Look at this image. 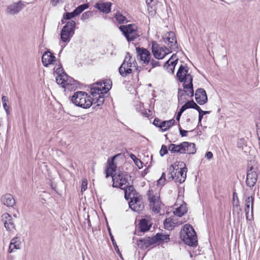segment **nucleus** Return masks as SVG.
<instances>
[{"instance_id":"obj_59","label":"nucleus","mask_w":260,"mask_h":260,"mask_svg":"<svg viewBox=\"0 0 260 260\" xmlns=\"http://www.w3.org/2000/svg\"><path fill=\"white\" fill-rule=\"evenodd\" d=\"M63 0H51V2L53 6H55L59 2H62Z\"/></svg>"},{"instance_id":"obj_62","label":"nucleus","mask_w":260,"mask_h":260,"mask_svg":"<svg viewBox=\"0 0 260 260\" xmlns=\"http://www.w3.org/2000/svg\"><path fill=\"white\" fill-rule=\"evenodd\" d=\"M7 102H8L7 98L5 96H3V97H2L3 104H4L5 103H7Z\"/></svg>"},{"instance_id":"obj_55","label":"nucleus","mask_w":260,"mask_h":260,"mask_svg":"<svg viewBox=\"0 0 260 260\" xmlns=\"http://www.w3.org/2000/svg\"><path fill=\"white\" fill-rule=\"evenodd\" d=\"M166 122L167 125L168 126V127L170 128L174 124L175 122V120L174 119H172L169 120L165 121Z\"/></svg>"},{"instance_id":"obj_9","label":"nucleus","mask_w":260,"mask_h":260,"mask_svg":"<svg viewBox=\"0 0 260 260\" xmlns=\"http://www.w3.org/2000/svg\"><path fill=\"white\" fill-rule=\"evenodd\" d=\"M128 204L129 208L135 212H140L144 208L142 197L140 194L131 199Z\"/></svg>"},{"instance_id":"obj_15","label":"nucleus","mask_w":260,"mask_h":260,"mask_svg":"<svg viewBox=\"0 0 260 260\" xmlns=\"http://www.w3.org/2000/svg\"><path fill=\"white\" fill-rule=\"evenodd\" d=\"M195 99L198 104L203 105L208 101V98L205 90L202 88L196 90L195 92Z\"/></svg>"},{"instance_id":"obj_17","label":"nucleus","mask_w":260,"mask_h":260,"mask_svg":"<svg viewBox=\"0 0 260 260\" xmlns=\"http://www.w3.org/2000/svg\"><path fill=\"white\" fill-rule=\"evenodd\" d=\"M187 168L184 167L183 168L179 169L178 166L176 167L175 171V182L182 183L184 182L186 177Z\"/></svg>"},{"instance_id":"obj_27","label":"nucleus","mask_w":260,"mask_h":260,"mask_svg":"<svg viewBox=\"0 0 260 260\" xmlns=\"http://www.w3.org/2000/svg\"><path fill=\"white\" fill-rule=\"evenodd\" d=\"M111 3L108 2L96 3L95 5V8L106 14L109 13L111 11Z\"/></svg>"},{"instance_id":"obj_48","label":"nucleus","mask_w":260,"mask_h":260,"mask_svg":"<svg viewBox=\"0 0 260 260\" xmlns=\"http://www.w3.org/2000/svg\"><path fill=\"white\" fill-rule=\"evenodd\" d=\"M166 180V174L165 173H162L161 177L157 181V183L159 185H163Z\"/></svg>"},{"instance_id":"obj_19","label":"nucleus","mask_w":260,"mask_h":260,"mask_svg":"<svg viewBox=\"0 0 260 260\" xmlns=\"http://www.w3.org/2000/svg\"><path fill=\"white\" fill-rule=\"evenodd\" d=\"M42 60L43 64L47 67L49 64L54 63L56 57L49 51H47L43 54Z\"/></svg>"},{"instance_id":"obj_35","label":"nucleus","mask_w":260,"mask_h":260,"mask_svg":"<svg viewBox=\"0 0 260 260\" xmlns=\"http://www.w3.org/2000/svg\"><path fill=\"white\" fill-rule=\"evenodd\" d=\"M88 7L89 5L88 4H84L78 6L74 11L77 16Z\"/></svg>"},{"instance_id":"obj_7","label":"nucleus","mask_w":260,"mask_h":260,"mask_svg":"<svg viewBox=\"0 0 260 260\" xmlns=\"http://www.w3.org/2000/svg\"><path fill=\"white\" fill-rule=\"evenodd\" d=\"M75 26V21L70 20L63 27L60 32V38L62 42L66 43L70 41L71 38L74 34Z\"/></svg>"},{"instance_id":"obj_16","label":"nucleus","mask_w":260,"mask_h":260,"mask_svg":"<svg viewBox=\"0 0 260 260\" xmlns=\"http://www.w3.org/2000/svg\"><path fill=\"white\" fill-rule=\"evenodd\" d=\"M24 7V3L21 1L17 3H14L8 7L7 13L11 15L16 14L21 11Z\"/></svg>"},{"instance_id":"obj_2","label":"nucleus","mask_w":260,"mask_h":260,"mask_svg":"<svg viewBox=\"0 0 260 260\" xmlns=\"http://www.w3.org/2000/svg\"><path fill=\"white\" fill-rule=\"evenodd\" d=\"M180 238L185 244L194 247L198 244L197 236L193 228L188 224L184 225L180 232Z\"/></svg>"},{"instance_id":"obj_5","label":"nucleus","mask_w":260,"mask_h":260,"mask_svg":"<svg viewBox=\"0 0 260 260\" xmlns=\"http://www.w3.org/2000/svg\"><path fill=\"white\" fill-rule=\"evenodd\" d=\"M119 29L128 42L134 41L140 36L138 26L134 23L120 25Z\"/></svg>"},{"instance_id":"obj_30","label":"nucleus","mask_w":260,"mask_h":260,"mask_svg":"<svg viewBox=\"0 0 260 260\" xmlns=\"http://www.w3.org/2000/svg\"><path fill=\"white\" fill-rule=\"evenodd\" d=\"M187 211V209L186 206V204L181 205L179 207L177 208L175 211L174 214L175 215L178 217H182L185 213Z\"/></svg>"},{"instance_id":"obj_25","label":"nucleus","mask_w":260,"mask_h":260,"mask_svg":"<svg viewBox=\"0 0 260 260\" xmlns=\"http://www.w3.org/2000/svg\"><path fill=\"white\" fill-rule=\"evenodd\" d=\"M124 197L126 200H128L139 195V193L135 189L133 185H125Z\"/></svg>"},{"instance_id":"obj_29","label":"nucleus","mask_w":260,"mask_h":260,"mask_svg":"<svg viewBox=\"0 0 260 260\" xmlns=\"http://www.w3.org/2000/svg\"><path fill=\"white\" fill-rule=\"evenodd\" d=\"M186 145L184 146L185 153L188 154H194L196 152V145L193 143H189L188 142H184Z\"/></svg>"},{"instance_id":"obj_36","label":"nucleus","mask_w":260,"mask_h":260,"mask_svg":"<svg viewBox=\"0 0 260 260\" xmlns=\"http://www.w3.org/2000/svg\"><path fill=\"white\" fill-rule=\"evenodd\" d=\"M154 238L155 243L159 241H165L169 239V236L168 235H164L161 233H157L155 236H153Z\"/></svg>"},{"instance_id":"obj_23","label":"nucleus","mask_w":260,"mask_h":260,"mask_svg":"<svg viewBox=\"0 0 260 260\" xmlns=\"http://www.w3.org/2000/svg\"><path fill=\"white\" fill-rule=\"evenodd\" d=\"M1 202L7 207H12L15 205V200L10 193L3 195L1 199Z\"/></svg>"},{"instance_id":"obj_46","label":"nucleus","mask_w":260,"mask_h":260,"mask_svg":"<svg viewBox=\"0 0 260 260\" xmlns=\"http://www.w3.org/2000/svg\"><path fill=\"white\" fill-rule=\"evenodd\" d=\"M168 147H167V146L162 145L159 152L160 155L162 156L164 155L167 154L168 152Z\"/></svg>"},{"instance_id":"obj_39","label":"nucleus","mask_w":260,"mask_h":260,"mask_svg":"<svg viewBox=\"0 0 260 260\" xmlns=\"http://www.w3.org/2000/svg\"><path fill=\"white\" fill-rule=\"evenodd\" d=\"M174 56H175L174 54H173L172 57L168 61H166L165 63V65L168 64L167 69H169L171 70L174 69L175 64L177 63V61L178 60V59H176L175 60L171 61L170 63L169 62L170 60L173 59Z\"/></svg>"},{"instance_id":"obj_14","label":"nucleus","mask_w":260,"mask_h":260,"mask_svg":"<svg viewBox=\"0 0 260 260\" xmlns=\"http://www.w3.org/2000/svg\"><path fill=\"white\" fill-rule=\"evenodd\" d=\"M2 221L6 230L9 232H13L15 229L13 218L7 213H4L2 216Z\"/></svg>"},{"instance_id":"obj_13","label":"nucleus","mask_w":260,"mask_h":260,"mask_svg":"<svg viewBox=\"0 0 260 260\" xmlns=\"http://www.w3.org/2000/svg\"><path fill=\"white\" fill-rule=\"evenodd\" d=\"M136 52L137 55L140 57V60L143 63L148 64L151 60V54L150 52L146 48L137 47Z\"/></svg>"},{"instance_id":"obj_28","label":"nucleus","mask_w":260,"mask_h":260,"mask_svg":"<svg viewBox=\"0 0 260 260\" xmlns=\"http://www.w3.org/2000/svg\"><path fill=\"white\" fill-rule=\"evenodd\" d=\"M183 221L179 222V224H181L183 223ZM164 226L166 229L168 230H172L176 224H178V222L176 221V220L174 218H168L164 222Z\"/></svg>"},{"instance_id":"obj_11","label":"nucleus","mask_w":260,"mask_h":260,"mask_svg":"<svg viewBox=\"0 0 260 260\" xmlns=\"http://www.w3.org/2000/svg\"><path fill=\"white\" fill-rule=\"evenodd\" d=\"M253 201L254 197L251 196L248 197L245 199V214L246 219L249 220H251L253 219Z\"/></svg>"},{"instance_id":"obj_45","label":"nucleus","mask_w":260,"mask_h":260,"mask_svg":"<svg viewBox=\"0 0 260 260\" xmlns=\"http://www.w3.org/2000/svg\"><path fill=\"white\" fill-rule=\"evenodd\" d=\"M92 15V12L91 11H87L84 12L81 17V19L82 20H85L89 18Z\"/></svg>"},{"instance_id":"obj_10","label":"nucleus","mask_w":260,"mask_h":260,"mask_svg":"<svg viewBox=\"0 0 260 260\" xmlns=\"http://www.w3.org/2000/svg\"><path fill=\"white\" fill-rule=\"evenodd\" d=\"M188 68L186 66L181 64L179 68L177 73V77L178 80L180 82H188L189 80H188V77L191 78V81L193 80L192 76L188 73Z\"/></svg>"},{"instance_id":"obj_54","label":"nucleus","mask_w":260,"mask_h":260,"mask_svg":"<svg viewBox=\"0 0 260 260\" xmlns=\"http://www.w3.org/2000/svg\"><path fill=\"white\" fill-rule=\"evenodd\" d=\"M195 102L193 100L189 101L187 102L185 104L187 109L188 108H192L193 107V105Z\"/></svg>"},{"instance_id":"obj_51","label":"nucleus","mask_w":260,"mask_h":260,"mask_svg":"<svg viewBox=\"0 0 260 260\" xmlns=\"http://www.w3.org/2000/svg\"><path fill=\"white\" fill-rule=\"evenodd\" d=\"M160 128L162 132L167 131L169 129L168 126L167 125L166 122L165 121H162V122H161V126Z\"/></svg>"},{"instance_id":"obj_50","label":"nucleus","mask_w":260,"mask_h":260,"mask_svg":"<svg viewBox=\"0 0 260 260\" xmlns=\"http://www.w3.org/2000/svg\"><path fill=\"white\" fill-rule=\"evenodd\" d=\"M134 162L139 169L143 168V162L140 159L137 158L136 160H134Z\"/></svg>"},{"instance_id":"obj_12","label":"nucleus","mask_w":260,"mask_h":260,"mask_svg":"<svg viewBox=\"0 0 260 260\" xmlns=\"http://www.w3.org/2000/svg\"><path fill=\"white\" fill-rule=\"evenodd\" d=\"M148 200L153 211L158 213L160 211L161 202L158 197L155 196L150 190L148 191Z\"/></svg>"},{"instance_id":"obj_33","label":"nucleus","mask_w":260,"mask_h":260,"mask_svg":"<svg viewBox=\"0 0 260 260\" xmlns=\"http://www.w3.org/2000/svg\"><path fill=\"white\" fill-rule=\"evenodd\" d=\"M114 17L119 24H123L128 22L127 18L119 12L116 13Z\"/></svg>"},{"instance_id":"obj_38","label":"nucleus","mask_w":260,"mask_h":260,"mask_svg":"<svg viewBox=\"0 0 260 260\" xmlns=\"http://www.w3.org/2000/svg\"><path fill=\"white\" fill-rule=\"evenodd\" d=\"M98 97L95 98V99H96V100L94 102H93L92 104H93L95 105V106H100L102 105H103V104L104 103V101H105V98L103 94L101 95V94H100V93H98Z\"/></svg>"},{"instance_id":"obj_18","label":"nucleus","mask_w":260,"mask_h":260,"mask_svg":"<svg viewBox=\"0 0 260 260\" xmlns=\"http://www.w3.org/2000/svg\"><path fill=\"white\" fill-rule=\"evenodd\" d=\"M155 243L153 237H145L144 238L139 239L137 241V246L141 249L147 248Z\"/></svg>"},{"instance_id":"obj_40","label":"nucleus","mask_w":260,"mask_h":260,"mask_svg":"<svg viewBox=\"0 0 260 260\" xmlns=\"http://www.w3.org/2000/svg\"><path fill=\"white\" fill-rule=\"evenodd\" d=\"M176 38L175 34L173 31H170L168 33V35L166 36L165 41L166 43H167L171 41H175Z\"/></svg>"},{"instance_id":"obj_1","label":"nucleus","mask_w":260,"mask_h":260,"mask_svg":"<svg viewBox=\"0 0 260 260\" xmlns=\"http://www.w3.org/2000/svg\"><path fill=\"white\" fill-rule=\"evenodd\" d=\"M120 155V153L117 154L111 158H108L107 160L108 167L106 170V177L108 178L111 176L113 181V186L114 187H120L121 189H124L125 188V185H126V184L128 182V175L121 172L116 173V169L117 167L114 162L115 159Z\"/></svg>"},{"instance_id":"obj_3","label":"nucleus","mask_w":260,"mask_h":260,"mask_svg":"<svg viewBox=\"0 0 260 260\" xmlns=\"http://www.w3.org/2000/svg\"><path fill=\"white\" fill-rule=\"evenodd\" d=\"M71 101L77 107L88 109L92 105L93 100L86 92L78 91L74 93Z\"/></svg>"},{"instance_id":"obj_31","label":"nucleus","mask_w":260,"mask_h":260,"mask_svg":"<svg viewBox=\"0 0 260 260\" xmlns=\"http://www.w3.org/2000/svg\"><path fill=\"white\" fill-rule=\"evenodd\" d=\"M177 165H171L168 168V179L169 180L175 181V171Z\"/></svg>"},{"instance_id":"obj_64","label":"nucleus","mask_w":260,"mask_h":260,"mask_svg":"<svg viewBox=\"0 0 260 260\" xmlns=\"http://www.w3.org/2000/svg\"><path fill=\"white\" fill-rule=\"evenodd\" d=\"M129 157L133 160V161L137 158V157L133 153H131L129 155Z\"/></svg>"},{"instance_id":"obj_26","label":"nucleus","mask_w":260,"mask_h":260,"mask_svg":"<svg viewBox=\"0 0 260 260\" xmlns=\"http://www.w3.org/2000/svg\"><path fill=\"white\" fill-rule=\"evenodd\" d=\"M187 79L189 80V82H183V87L184 89L183 90L187 95L192 97L194 95L192 81H191L190 77H188Z\"/></svg>"},{"instance_id":"obj_32","label":"nucleus","mask_w":260,"mask_h":260,"mask_svg":"<svg viewBox=\"0 0 260 260\" xmlns=\"http://www.w3.org/2000/svg\"><path fill=\"white\" fill-rule=\"evenodd\" d=\"M150 225L148 224V221L145 218L140 220L139 223V228L141 232H146L150 229Z\"/></svg>"},{"instance_id":"obj_42","label":"nucleus","mask_w":260,"mask_h":260,"mask_svg":"<svg viewBox=\"0 0 260 260\" xmlns=\"http://www.w3.org/2000/svg\"><path fill=\"white\" fill-rule=\"evenodd\" d=\"M77 15L75 13L74 11L71 13L67 12L65 13L63 15V19L66 20H70L71 18L76 17Z\"/></svg>"},{"instance_id":"obj_57","label":"nucleus","mask_w":260,"mask_h":260,"mask_svg":"<svg viewBox=\"0 0 260 260\" xmlns=\"http://www.w3.org/2000/svg\"><path fill=\"white\" fill-rule=\"evenodd\" d=\"M205 156L207 159H210L213 157V153L211 151H208L206 153Z\"/></svg>"},{"instance_id":"obj_41","label":"nucleus","mask_w":260,"mask_h":260,"mask_svg":"<svg viewBox=\"0 0 260 260\" xmlns=\"http://www.w3.org/2000/svg\"><path fill=\"white\" fill-rule=\"evenodd\" d=\"M109 230V234H110V238H111V240L112 241V244H113V245L114 247V249L115 250V251L119 254L121 255V253H120V251H119V248L117 245V244H116V241H115L114 239V237H113V236L112 235L111 233V231H110V229H108Z\"/></svg>"},{"instance_id":"obj_53","label":"nucleus","mask_w":260,"mask_h":260,"mask_svg":"<svg viewBox=\"0 0 260 260\" xmlns=\"http://www.w3.org/2000/svg\"><path fill=\"white\" fill-rule=\"evenodd\" d=\"M150 62L152 68L160 66L159 61H156L153 59L151 60Z\"/></svg>"},{"instance_id":"obj_43","label":"nucleus","mask_w":260,"mask_h":260,"mask_svg":"<svg viewBox=\"0 0 260 260\" xmlns=\"http://www.w3.org/2000/svg\"><path fill=\"white\" fill-rule=\"evenodd\" d=\"M184 90L182 89L179 88L178 92V99L179 102L183 103L184 102V99H183V96L184 95Z\"/></svg>"},{"instance_id":"obj_49","label":"nucleus","mask_w":260,"mask_h":260,"mask_svg":"<svg viewBox=\"0 0 260 260\" xmlns=\"http://www.w3.org/2000/svg\"><path fill=\"white\" fill-rule=\"evenodd\" d=\"M87 181L86 179H83L82 180L81 191L83 192L87 189Z\"/></svg>"},{"instance_id":"obj_56","label":"nucleus","mask_w":260,"mask_h":260,"mask_svg":"<svg viewBox=\"0 0 260 260\" xmlns=\"http://www.w3.org/2000/svg\"><path fill=\"white\" fill-rule=\"evenodd\" d=\"M179 130L180 134L182 137L187 136V134L188 133L187 131L182 129L181 127H179Z\"/></svg>"},{"instance_id":"obj_21","label":"nucleus","mask_w":260,"mask_h":260,"mask_svg":"<svg viewBox=\"0 0 260 260\" xmlns=\"http://www.w3.org/2000/svg\"><path fill=\"white\" fill-rule=\"evenodd\" d=\"M128 58V56H125L123 62L119 68V72L121 76L122 77H125L129 75L130 74L133 73V69L128 67L127 64H126V61H127V59Z\"/></svg>"},{"instance_id":"obj_63","label":"nucleus","mask_w":260,"mask_h":260,"mask_svg":"<svg viewBox=\"0 0 260 260\" xmlns=\"http://www.w3.org/2000/svg\"><path fill=\"white\" fill-rule=\"evenodd\" d=\"M182 114V113H181L179 111L178 112L177 116H176L177 120H179L180 116H181Z\"/></svg>"},{"instance_id":"obj_6","label":"nucleus","mask_w":260,"mask_h":260,"mask_svg":"<svg viewBox=\"0 0 260 260\" xmlns=\"http://www.w3.org/2000/svg\"><path fill=\"white\" fill-rule=\"evenodd\" d=\"M56 81L58 84L61 85L66 90H75L77 87L76 81L65 73L59 74L56 77Z\"/></svg>"},{"instance_id":"obj_52","label":"nucleus","mask_w":260,"mask_h":260,"mask_svg":"<svg viewBox=\"0 0 260 260\" xmlns=\"http://www.w3.org/2000/svg\"><path fill=\"white\" fill-rule=\"evenodd\" d=\"M162 122V121L160 120L158 118H155L153 121V124L155 126L160 128V127L161 126V122Z\"/></svg>"},{"instance_id":"obj_20","label":"nucleus","mask_w":260,"mask_h":260,"mask_svg":"<svg viewBox=\"0 0 260 260\" xmlns=\"http://www.w3.org/2000/svg\"><path fill=\"white\" fill-rule=\"evenodd\" d=\"M104 83L103 81H99L96 82V83H94L91 85V93L93 95V96H95L94 95L96 94V92L100 93V94H103V93H106L108 91L106 87H104Z\"/></svg>"},{"instance_id":"obj_4","label":"nucleus","mask_w":260,"mask_h":260,"mask_svg":"<svg viewBox=\"0 0 260 260\" xmlns=\"http://www.w3.org/2000/svg\"><path fill=\"white\" fill-rule=\"evenodd\" d=\"M248 167L246 184L248 187L252 188L257 182L258 175L260 173V168L254 160L250 161Z\"/></svg>"},{"instance_id":"obj_22","label":"nucleus","mask_w":260,"mask_h":260,"mask_svg":"<svg viewBox=\"0 0 260 260\" xmlns=\"http://www.w3.org/2000/svg\"><path fill=\"white\" fill-rule=\"evenodd\" d=\"M21 246V238L19 236H16L11 240L8 252L9 253L14 252L15 249H20Z\"/></svg>"},{"instance_id":"obj_61","label":"nucleus","mask_w":260,"mask_h":260,"mask_svg":"<svg viewBox=\"0 0 260 260\" xmlns=\"http://www.w3.org/2000/svg\"><path fill=\"white\" fill-rule=\"evenodd\" d=\"M187 108L185 105V104H184L183 106H182V107L180 108V110H179V112H181V113H183L185 110H186Z\"/></svg>"},{"instance_id":"obj_24","label":"nucleus","mask_w":260,"mask_h":260,"mask_svg":"<svg viewBox=\"0 0 260 260\" xmlns=\"http://www.w3.org/2000/svg\"><path fill=\"white\" fill-rule=\"evenodd\" d=\"M186 143H184V142L180 143L179 145H176L175 144H170L168 146V149L171 151V153H185V149L184 146L186 145Z\"/></svg>"},{"instance_id":"obj_37","label":"nucleus","mask_w":260,"mask_h":260,"mask_svg":"<svg viewBox=\"0 0 260 260\" xmlns=\"http://www.w3.org/2000/svg\"><path fill=\"white\" fill-rule=\"evenodd\" d=\"M167 44L170 48L169 49H170V51H171V52L172 51H177L178 50V47L176 38H175V41L172 40V41H171V42H168Z\"/></svg>"},{"instance_id":"obj_60","label":"nucleus","mask_w":260,"mask_h":260,"mask_svg":"<svg viewBox=\"0 0 260 260\" xmlns=\"http://www.w3.org/2000/svg\"><path fill=\"white\" fill-rule=\"evenodd\" d=\"M135 68V70L133 71V74H135V73H136L137 75L138 76V74H139V72L141 71V68L140 67L139 68V67H136V68Z\"/></svg>"},{"instance_id":"obj_34","label":"nucleus","mask_w":260,"mask_h":260,"mask_svg":"<svg viewBox=\"0 0 260 260\" xmlns=\"http://www.w3.org/2000/svg\"><path fill=\"white\" fill-rule=\"evenodd\" d=\"M126 56H128L126 64H127L130 68H136V64L137 62L135 59L132 58V55L129 52H127Z\"/></svg>"},{"instance_id":"obj_58","label":"nucleus","mask_w":260,"mask_h":260,"mask_svg":"<svg viewBox=\"0 0 260 260\" xmlns=\"http://www.w3.org/2000/svg\"><path fill=\"white\" fill-rule=\"evenodd\" d=\"M192 109H196V110H197L198 111L199 113L200 111H202V109H201V108L196 103L193 105V107Z\"/></svg>"},{"instance_id":"obj_47","label":"nucleus","mask_w":260,"mask_h":260,"mask_svg":"<svg viewBox=\"0 0 260 260\" xmlns=\"http://www.w3.org/2000/svg\"><path fill=\"white\" fill-rule=\"evenodd\" d=\"M104 83V87H106L107 91H108L112 87V81L110 80H106L105 81H103Z\"/></svg>"},{"instance_id":"obj_44","label":"nucleus","mask_w":260,"mask_h":260,"mask_svg":"<svg viewBox=\"0 0 260 260\" xmlns=\"http://www.w3.org/2000/svg\"><path fill=\"white\" fill-rule=\"evenodd\" d=\"M209 113H210V111H203V110H202V111H200L199 113V122H198V125L201 124V121H202V119L203 118V116H204V115H205V114H209Z\"/></svg>"},{"instance_id":"obj_8","label":"nucleus","mask_w":260,"mask_h":260,"mask_svg":"<svg viewBox=\"0 0 260 260\" xmlns=\"http://www.w3.org/2000/svg\"><path fill=\"white\" fill-rule=\"evenodd\" d=\"M152 52L156 59H161L170 53L171 51L166 46L160 47L156 42H152Z\"/></svg>"}]
</instances>
